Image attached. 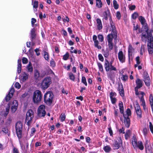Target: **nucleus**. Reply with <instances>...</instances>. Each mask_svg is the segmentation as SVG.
<instances>
[{
  "instance_id": "14",
  "label": "nucleus",
  "mask_w": 153,
  "mask_h": 153,
  "mask_svg": "<svg viewBox=\"0 0 153 153\" xmlns=\"http://www.w3.org/2000/svg\"><path fill=\"white\" fill-rule=\"evenodd\" d=\"M102 16L103 17L102 20L104 19L105 20H107L108 19V17H109V19L111 18L110 11L108 9L105 11L103 13Z\"/></svg>"
},
{
  "instance_id": "48",
  "label": "nucleus",
  "mask_w": 153,
  "mask_h": 153,
  "mask_svg": "<svg viewBox=\"0 0 153 153\" xmlns=\"http://www.w3.org/2000/svg\"><path fill=\"white\" fill-rule=\"evenodd\" d=\"M145 48L143 45H142L140 48V53L141 55H143V52H144Z\"/></svg>"
},
{
  "instance_id": "25",
  "label": "nucleus",
  "mask_w": 153,
  "mask_h": 153,
  "mask_svg": "<svg viewBox=\"0 0 153 153\" xmlns=\"http://www.w3.org/2000/svg\"><path fill=\"white\" fill-rule=\"evenodd\" d=\"M144 81L146 85L147 86H149L150 85V79L149 76L144 77Z\"/></svg>"
},
{
  "instance_id": "49",
  "label": "nucleus",
  "mask_w": 153,
  "mask_h": 153,
  "mask_svg": "<svg viewBox=\"0 0 153 153\" xmlns=\"http://www.w3.org/2000/svg\"><path fill=\"white\" fill-rule=\"evenodd\" d=\"M140 101L141 102V105L143 106V108L145 109V108L146 107V105L144 100H140Z\"/></svg>"
},
{
  "instance_id": "34",
  "label": "nucleus",
  "mask_w": 153,
  "mask_h": 153,
  "mask_svg": "<svg viewBox=\"0 0 153 153\" xmlns=\"http://www.w3.org/2000/svg\"><path fill=\"white\" fill-rule=\"evenodd\" d=\"M103 149L105 152H109L111 151V149L109 146L107 145L104 146Z\"/></svg>"
},
{
  "instance_id": "16",
  "label": "nucleus",
  "mask_w": 153,
  "mask_h": 153,
  "mask_svg": "<svg viewBox=\"0 0 153 153\" xmlns=\"http://www.w3.org/2000/svg\"><path fill=\"white\" fill-rule=\"evenodd\" d=\"M97 37L95 35H94L93 37V40L94 42V46L95 47L98 49H101V47L100 45H98L99 42L97 40Z\"/></svg>"
},
{
  "instance_id": "58",
  "label": "nucleus",
  "mask_w": 153,
  "mask_h": 153,
  "mask_svg": "<svg viewBox=\"0 0 153 153\" xmlns=\"http://www.w3.org/2000/svg\"><path fill=\"white\" fill-rule=\"evenodd\" d=\"M116 95L117 94L115 92H111L110 94V98L116 96Z\"/></svg>"
},
{
  "instance_id": "23",
  "label": "nucleus",
  "mask_w": 153,
  "mask_h": 153,
  "mask_svg": "<svg viewBox=\"0 0 153 153\" xmlns=\"http://www.w3.org/2000/svg\"><path fill=\"white\" fill-rule=\"evenodd\" d=\"M35 30L34 28L31 29L30 31V38L32 41L36 37V34L35 33Z\"/></svg>"
},
{
  "instance_id": "24",
  "label": "nucleus",
  "mask_w": 153,
  "mask_h": 153,
  "mask_svg": "<svg viewBox=\"0 0 153 153\" xmlns=\"http://www.w3.org/2000/svg\"><path fill=\"white\" fill-rule=\"evenodd\" d=\"M136 83L137 86L135 87H137V88H139L142 86V82L140 79H137L136 80Z\"/></svg>"
},
{
  "instance_id": "60",
  "label": "nucleus",
  "mask_w": 153,
  "mask_h": 153,
  "mask_svg": "<svg viewBox=\"0 0 153 153\" xmlns=\"http://www.w3.org/2000/svg\"><path fill=\"white\" fill-rule=\"evenodd\" d=\"M98 58L101 61H103L104 60L102 54H100L98 55Z\"/></svg>"
},
{
  "instance_id": "2",
  "label": "nucleus",
  "mask_w": 153,
  "mask_h": 153,
  "mask_svg": "<svg viewBox=\"0 0 153 153\" xmlns=\"http://www.w3.org/2000/svg\"><path fill=\"white\" fill-rule=\"evenodd\" d=\"M53 98V95L51 91L46 92L44 95V102L46 104L50 105L52 103Z\"/></svg>"
},
{
  "instance_id": "10",
  "label": "nucleus",
  "mask_w": 153,
  "mask_h": 153,
  "mask_svg": "<svg viewBox=\"0 0 153 153\" xmlns=\"http://www.w3.org/2000/svg\"><path fill=\"white\" fill-rule=\"evenodd\" d=\"M45 106L44 105H40L38 109V115H46V112L45 110Z\"/></svg>"
},
{
  "instance_id": "43",
  "label": "nucleus",
  "mask_w": 153,
  "mask_h": 153,
  "mask_svg": "<svg viewBox=\"0 0 153 153\" xmlns=\"http://www.w3.org/2000/svg\"><path fill=\"white\" fill-rule=\"evenodd\" d=\"M34 77L36 79L38 78L39 76V73L38 71L35 70L34 74Z\"/></svg>"
},
{
  "instance_id": "44",
  "label": "nucleus",
  "mask_w": 153,
  "mask_h": 153,
  "mask_svg": "<svg viewBox=\"0 0 153 153\" xmlns=\"http://www.w3.org/2000/svg\"><path fill=\"white\" fill-rule=\"evenodd\" d=\"M97 65L99 68V70L101 71V72H102L103 71V66L102 64L98 62L97 63Z\"/></svg>"
},
{
  "instance_id": "4",
  "label": "nucleus",
  "mask_w": 153,
  "mask_h": 153,
  "mask_svg": "<svg viewBox=\"0 0 153 153\" xmlns=\"http://www.w3.org/2000/svg\"><path fill=\"white\" fill-rule=\"evenodd\" d=\"M153 42V38L152 35V34H150L147 40L148 50L150 54H152L153 53V44L152 45Z\"/></svg>"
},
{
  "instance_id": "56",
  "label": "nucleus",
  "mask_w": 153,
  "mask_h": 153,
  "mask_svg": "<svg viewBox=\"0 0 153 153\" xmlns=\"http://www.w3.org/2000/svg\"><path fill=\"white\" fill-rule=\"evenodd\" d=\"M149 127L150 130L152 133L153 134V126L151 122H149Z\"/></svg>"
},
{
  "instance_id": "11",
  "label": "nucleus",
  "mask_w": 153,
  "mask_h": 153,
  "mask_svg": "<svg viewBox=\"0 0 153 153\" xmlns=\"http://www.w3.org/2000/svg\"><path fill=\"white\" fill-rule=\"evenodd\" d=\"M119 143L117 141H115L113 144L112 147L114 149H118L120 146V144L122 143V140L121 138L119 137Z\"/></svg>"
},
{
  "instance_id": "12",
  "label": "nucleus",
  "mask_w": 153,
  "mask_h": 153,
  "mask_svg": "<svg viewBox=\"0 0 153 153\" xmlns=\"http://www.w3.org/2000/svg\"><path fill=\"white\" fill-rule=\"evenodd\" d=\"M14 92V89L13 88H11L8 94L5 97V100L7 102L10 100L13 96Z\"/></svg>"
},
{
  "instance_id": "6",
  "label": "nucleus",
  "mask_w": 153,
  "mask_h": 153,
  "mask_svg": "<svg viewBox=\"0 0 153 153\" xmlns=\"http://www.w3.org/2000/svg\"><path fill=\"white\" fill-rule=\"evenodd\" d=\"M114 36L111 34H108L106 37L108 48L110 51L112 50L113 48V44L112 41L113 39H114L115 40L117 39V38L113 37Z\"/></svg>"
},
{
  "instance_id": "55",
  "label": "nucleus",
  "mask_w": 153,
  "mask_h": 153,
  "mask_svg": "<svg viewBox=\"0 0 153 153\" xmlns=\"http://www.w3.org/2000/svg\"><path fill=\"white\" fill-rule=\"evenodd\" d=\"M110 70H109L110 71H117V70L116 68L115 67H114V66H113L112 65H111V66H110Z\"/></svg>"
},
{
  "instance_id": "59",
  "label": "nucleus",
  "mask_w": 153,
  "mask_h": 153,
  "mask_svg": "<svg viewBox=\"0 0 153 153\" xmlns=\"http://www.w3.org/2000/svg\"><path fill=\"white\" fill-rule=\"evenodd\" d=\"M28 60L25 57H23L22 59V62L23 64H26Z\"/></svg>"
},
{
  "instance_id": "47",
  "label": "nucleus",
  "mask_w": 153,
  "mask_h": 153,
  "mask_svg": "<svg viewBox=\"0 0 153 153\" xmlns=\"http://www.w3.org/2000/svg\"><path fill=\"white\" fill-rule=\"evenodd\" d=\"M98 38L100 41L101 42H102L103 41L104 38L103 36L102 35H98Z\"/></svg>"
},
{
  "instance_id": "62",
  "label": "nucleus",
  "mask_w": 153,
  "mask_h": 153,
  "mask_svg": "<svg viewBox=\"0 0 153 153\" xmlns=\"http://www.w3.org/2000/svg\"><path fill=\"white\" fill-rule=\"evenodd\" d=\"M39 48H36L34 50V51L36 53V54L37 56H39L40 54V53L39 52Z\"/></svg>"
},
{
  "instance_id": "35",
  "label": "nucleus",
  "mask_w": 153,
  "mask_h": 153,
  "mask_svg": "<svg viewBox=\"0 0 153 153\" xmlns=\"http://www.w3.org/2000/svg\"><path fill=\"white\" fill-rule=\"evenodd\" d=\"M16 128H22V124L20 121H18L16 124Z\"/></svg>"
},
{
  "instance_id": "57",
  "label": "nucleus",
  "mask_w": 153,
  "mask_h": 153,
  "mask_svg": "<svg viewBox=\"0 0 153 153\" xmlns=\"http://www.w3.org/2000/svg\"><path fill=\"white\" fill-rule=\"evenodd\" d=\"M28 114V115H33V112L32 110L29 109L27 111L26 115H27Z\"/></svg>"
},
{
  "instance_id": "42",
  "label": "nucleus",
  "mask_w": 153,
  "mask_h": 153,
  "mask_svg": "<svg viewBox=\"0 0 153 153\" xmlns=\"http://www.w3.org/2000/svg\"><path fill=\"white\" fill-rule=\"evenodd\" d=\"M68 75L70 79L72 80L73 81H74L75 79V76L73 73L71 72L69 73Z\"/></svg>"
},
{
  "instance_id": "13",
  "label": "nucleus",
  "mask_w": 153,
  "mask_h": 153,
  "mask_svg": "<svg viewBox=\"0 0 153 153\" xmlns=\"http://www.w3.org/2000/svg\"><path fill=\"white\" fill-rule=\"evenodd\" d=\"M118 58L120 61L122 63L125 62V56L123 55L122 51H120L118 53Z\"/></svg>"
},
{
  "instance_id": "26",
  "label": "nucleus",
  "mask_w": 153,
  "mask_h": 153,
  "mask_svg": "<svg viewBox=\"0 0 153 153\" xmlns=\"http://www.w3.org/2000/svg\"><path fill=\"white\" fill-rule=\"evenodd\" d=\"M104 66L106 71H108L110 70V65L109 64V62L106 59H105Z\"/></svg>"
},
{
  "instance_id": "50",
  "label": "nucleus",
  "mask_w": 153,
  "mask_h": 153,
  "mask_svg": "<svg viewBox=\"0 0 153 153\" xmlns=\"http://www.w3.org/2000/svg\"><path fill=\"white\" fill-rule=\"evenodd\" d=\"M138 16V14L137 13L135 12L132 15V18L134 19H135Z\"/></svg>"
},
{
  "instance_id": "39",
  "label": "nucleus",
  "mask_w": 153,
  "mask_h": 153,
  "mask_svg": "<svg viewBox=\"0 0 153 153\" xmlns=\"http://www.w3.org/2000/svg\"><path fill=\"white\" fill-rule=\"evenodd\" d=\"M10 103H9L8 104L7 106L5 108L6 111L4 113V115H7V114H8L10 107Z\"/></svg>"
},
{
  "instance_id": "46",
  "label": "nucleus",
  "mask_w": 153,
  "mask_h": 153,
  "mask_svg": "<svg viewBox=\"0 0 153 153\" xmlns=\"http://www.w3.org/2000/svg\"><path fill=\"white\" fill-rule=\"evenodd\" d=\"M122 77H121V79L124 81H126L128 79V76L127 75H124L123 74L122 75Z\"/></svg>"
},
{
  "instance_id": "33",
  "label": "nucleus",
  "mask_w": 153,
  "mask_h": 153,
  "mask_svg": "<svg viewBox=\"0 0 153 153\" xmlns=\"http://www.w3.org/2000/svg\"><path fill=\"white\" fill-rule=\"evenodd\" d=\"M102 5L101 0H96V6L97 7L101 8Z\"/></svg>"
},
{
  "instance_id": "1",
  "label": "nucleus",
  "mask_w": 153,
  "mask_h": 153,
  "mask_svg": "<svg viewBox=\"0 0 153 153\" xmlns=\"http://www.w3.org/2000/svg\"><path fill=\"white\" fill-rule=\"evenodd\" d=\"M42 99L41 91L39 90H36L33 93L32 97L33 102L34 103L37 104L40 102Z\"/></svg>"
},
{
  "instance_id": "52",
  "label": "nucleus",
  "mask_w": 153,
  "mask_h": 153,
  "mask_svg": "<svg viewBox=\"0 0 153 153\" xmlns=\"http://www.w3.org/2000/svg\"><path fill=\"white\" fill-rule=\"evenodd\" d=\"M14 87L16 88L19 89L21 87V85L19 83L16 82L14 85Z\"/></svg>"
},
{
  "instance_id": "27",
  "label": "nucleus",
  "mask_w": 153,
  "mask_h": 153,
  "mask_svg": "<svg viewBox=\"0 0 153 153\" xmlns=\"http://www.w3.org/2000/svg\"><path fill=\"white\" fill-rule=\"evenodd\" d=\"M18 67H17V72L19 74L21 71V61L20 59H19L18 60Z\"/></svg>"
},
{
  "instance_id": "51",
  "label": "nucleus",
  "mask_w": 153,
  "mask_h": 153,
  "mask_svg": "<svg viewBox=\"0 0 153 153\" xmlns=\"http://www.w3.org/2000/svg\"><path fill=\"white\" fill-rule=\"evenodd\" d=\"M116 15L117 19H118L119 20L120 19L121 17V14L120 12L119 11L117 12L116 13Z\"/></svg>"
},
{
  "instance_id": "38",
  "label": "nucleus",
  "mask_w": 153,
  "mask_h": 153,
  "mask_svg": "<svg viewBox=\"0 0 153 153\" xmlns=\"http://www.w3.org/2000/svg\"><path fill=\"white\" fill-rule=\"evenodd\" d=\"M113 7L116 10L118 9L119 8V5L117 4V1L115 0H113Z\"/></svg>"
},
{
  "instance_id": "31",
  "label": "nucleus",
  "mask_w": 153,
  "mask_h": 153,
  "mask_svg": "<svg viewBox=\"0 0 153 153\" xmlns=\"http://www.w3.org/2000/svg\"><path fill=\"white\" fill-rule=\"evenodd\" d=\"M139 19L142 25L147 23L144 18L142 16H140L139 17Z\"/></svg>"
},
{
  "instance_id": "30",
  "label": "nucleus",
  "mask_w": 153,
  "mask_h": 153,
  "mask_svg": "<svg viewBox=\"0 0 153 153\" xmlns=\"http://www.w3.org/2000/svg\"><path fill=\"white\" fill-rule=\"evenodd\" d=\"M119 109L120 113L121 114H123V104L122 101H120L119 103Z\"/></svg>"
},
{
  "instance_id": "7",
  "label": "nucleus",
  "mask_w": 153,
  "mask_h": 153,
  "mask_svg": "<svg viewBox=\"0 0 153 153\" xmlns=\"http://www.w3.org/2000/svg\"><path fill=\"white\" fill-rule=\"evenodd\" d=\"M110 21V27L111 28L112 31L111 32L110 34H111L113 36H114L113 37L115 38H117V33L116 30V27L114 25V24L112 21V19L110 18L109 19Z\"/></svg>"
},
{
  "instance_id": "5",
  "label": "nucleus",
  "mask_w": 153,
  "mask_h": 153,
  "mask_svg": "<svg viewBox=\"0 0 153 153\" xmlns=\"http://www.w3.org/2000/svg\"><path fill=\"white\" fill-rule=\"evenodd\" d=\"M51 83V80L50 77H46L42 81L41 84V88L43 90L47 88Z\"/></svg>"
},
{
  "instance_id": "9",
  "label": "nucleus",
  "mask_w": 153,
  "mask_h": 153,
  "mask_svg": "<svg viewBox=\"0 0 153 153\" xmlns=\"http://www.w3.org/2000/svg\"><path fill=\"white\" fill-rule=\"evenodd\" d=\"M18 105V102L16 100H14L12 102L11 107L10 111L12 113L15 112L17 110Z\"/></svg>"
},
{
  "instance_id": "22",
  "label": "nucleus",
  "mask_w": 153,
  "mask_h": 153,
  "mask_svg": "<svg viewBox=\"0 0 153 153\" xmlns=\"http://www.w3.org/2000/svg\"><path fill=\"white\" fill-rule=\"evenodd\" d=\"M146 32H143L142 33L141 39L143 42H146L147 41V38H148L149 37V35L146 34Z\"/></svg>"
},
{
  "instance_id": "18",
  "label": "nucleus",
  "mask_w": 153,
  "mask_h": 153,
  "mask_svg": "<svg viewBox=\"0 0 153 153\" xmlns=\"http://www.w3.org/2000/svg\"><path fill=\"white\" fill-rule=\"evenodd\" d=\"M118 91H119L120 96L122 97H123L124 95V89L122 85H119L118 88Z\"/></svg>"
},
{
  "instance_id": "32",
  "label": "nucleus",
  "mask_w": 153,
  "mask_h": 153,
  "mask_svg": "<svg viewBox=\"0 0 153 153\" xmlns=\"http://www.w3.org/2000/svg\"><path fill=\"white\" fill-rule=\"evenodd\" d=\"M143 25V27L144 29V31L146 32V33H147L148 34V35L149 36V34H151V33H148V25L147 23L145 24L144 25Z\"/></svg>"
},
{
  "instance_id": "41",
  "label": "nucleus",
  "mask_w": 153,
  "mask_h": 153,
  "mask_svg": "<svg viewBox=\"0 0 153 153\" xmlns=\"http://www.w3.org/2000/svg\"><path fill=\"white\" fill-rule=\"evenodd\" d=\"M33 7L35 9H36V11H37V8L38 7V1H34L33 4Z\"/></svg>"
},
{
  "instance_id": "20",
  "label": "nucleus",
  "mask_w": 153,
  "mask_h": 153,
  "mask_svg": "<svg viewBox=\"0 0 153 153\" xmlns=\"http://www.w3.org/2000/svg\"><path fill=\"white\" fill-rule=\"evenodd\" d=\"M17 135L19 139L22 137V128H16Z\"/></svg>"
},
{
  "instance_id": "54",
  "label": "nucleus",
  "mask_w": 153,
  "mask_h": 153,
  "mask_svg": "<svg viewBox=\"0 0 153 153\" xmlns=\"http://www.w3.org/2000/svg\"><path fill=\"white\" fill-rule=\"evenodd\" d=\"M12 152V153H19L18 149L15 147H13Z\"/></svg>"
},
{
  "instance_id": "29",
  "label": "nucleus",
  "mask_w": 153,
  "mask_h": 153,
  "mask_svg": "<svg viewBox=\"0 0 153 153\" xmlns=\"http://www.w3.org/2000/svg\"><path fill=\"white\" fill-rule=\"evenodd\" d=\"M27 71L30 73H32L33 71V68L30 62H29L26 67Z\"/></svg>"
},
{
  "instance_id": "37",
  "label": "nucleus",
  "mask_w": 153,
  "mask_h": 153,
  "mask_svg": "<svg viewBox=\"0 0 153 153\" xmlns=\"http://www.w3.org/2000/svg\"><path fill=\"white\" fill-rule=\"evenodd\" d=\"M130 131L129 130H128L126 131L125 135V138L126 140H127L130 136Z\"/></svg>"
},
{
  "instance_id": "15",
  "label": "nucleus",
  "mask_w": 153,
  "mask_h": 153,
  "mask_svg": "<svg viewBox=\"0 0 153 153\" xmlns=\"http://www.w3.org/2000/svg\"><path fill=\"white\" fill-rule=\"evenodd\" d=\"M33 117V115H26V123L28 126H29L31 123Z\"/></svg>"
},
{
  "instance_id": "64",
  "label": "nucleus",
  "mask_w": 153,
  "mask_h": 153,
  "mask_svg": "<svg viewBox=\"0 0 153 153\" xmlns=\"http://www.w3.org/2000/svg\"><path fill=\"white\" fill-rule=\"evenodd\" d=\"M36 22V20L34 18H32L31 19V25L32 26H33L34 24Z\"/></svg>"
},
{
  "instance_id": "63",
  "label": "nucleus",
  "mask_w": 153,
  "mask_h": 153,
  "mask_svg": "<svg viewBox=\"0 0 153 153\" xmlns=\"http://www.w3.org/2000/svg\"><path fill=\"white\" fill-rule=\"evenodd\" d=\"M51 65L52 67H54L55 65V63L54 60L52 59L50 61Z\"/></svg>"
},
{
  "instance_id": "21",
  "label": "nucleus",
  "mask_w": 153,
  "mask_h": 153,
  "mask_svg": "<svg viewBox=\"0 0 153 153\" xmlns=\"http://www.w3.org/2000/svg\"><path fill=\"white\" fill-rule=\"evenodd\" d=\"M115 72L113 71H110L108 73V77L110 80H112L115 77Z\"/></svg>"
},
{
  "instance_id": "61",
  "label": "nucleus",
  "mask_w": 153,
  "mask_h": 153,
  "mask_svg": "<svg viewBox=\"0 0 153 153\" xmlns=\"http://www.w3.org/2000/svg\"><path fill=\"white\" fill-rule=\"evenodd\" d=\"M111 102L112 104H114L116 101V99L115 97L110 98Z\"/></svg>"
},
{
  "instance_id": "19",
  "label": "nucleus",
  "mask_w": 153,
  "mask_h": 153,
  "mask_svg": "<svg viewBox=\"0 0 153 153\" xmlns=\"http://www.w3.org/2000/svg\"><path fill=\"white\" fill-rule=\"evenodd\" d=\"M97 25V27L98 30H101L102 28V25L101 20L99 18H97L96 20Z\"/></svg>"
},
{
  "instance_id": "36",
  "label": "nucleus",
  "mask_w": 153,
  "mask_h": 153,
  "mask_svg": "<svg viewBox=\"0 0 153 153\" xmlns=\"http://www.w3.org/2000/svg\"><path fill=\"white\" fill-rule=\"evenodd\" d=\"M133 50V48L132 47V45H130L128 46V55L129 56L130 55H131L132 54V51Z\"/></svg>"
},
{
  "instance_id": "28",
  "label": "nucleus",
  "mask_w": 153,
  "mask_h": 153,
  "mask_svg": "<svg viewBox=\"0 0 153 153\" xmlns=\"http://www.w3.org/2000/svg\"><path fill=\"white\" fill-rule=\"evenodd\" d=\"M135 107L137 115H141V111L139 104H136Z\"/></svg>"
},
{
  "instance_id": "53",
  "label": "nucleus",
  "mask_w": 153,
  "mask_h": 153,
  "mask_svg": "<svg viewBox=\"0 0 153 153\" xmlns=\"http://www.w3.org/2000/svg\"><path fill=\"white\" fill-rule=\"evenodd\" d=\"M69 57V55L68 53H66V54L64 55L63 56V59L65 60H67Z\"/></svg>"
},
{
  "instance_id": "17",
  "label": "nucleus",
  "mask_w": 153,
  "mask_h": 153,
  "mask_svg": "<svg viewBox=\"0 0 153 153\" xmlns=\"http://www.w3.org/2000/svg\"><path fill=\"white\" fill-rule=\"evenodd\" d=\"M28 74L25 72H23L20 77V80L23 82H25L27 79Z\"/></svg>"
},
{
  "instance_id": "8",
  "label": "nucleus",
  "mask_w": 153,
  "mask_h": 153,
  "mask_svg": "<svg viewBox=\"0 0 153 153\" xmlns=\"http://www.w3.org/2000/svg\"><path fill=\"white\" fill-rule=\"evenodd\" d=\"M129 116V115H121L120 117V119L122 121L123 117L124 123L127 128H128L130 125V120Z\"/></svg>"
},
{
  "instance_id": "45",
  "label": "nucleus",
  "mask_w": 153,
  "mask_h": 153,
  "mask_svg": "<svg viewBox=\"0 0 153 153\" xmlns=\"http://www.w3.org/2000/svg\"><path fill=\"white\" fill-rule=\"evenodd\" d=\"M82 82L84 83L85 86H87V84L86 82L85 77L84 76H82Z\"/></svg>"
},
{
  "instance_id": "3",
  "label": "nucleus",
  "mask_w": 153,
  "mask_h": 153,
  "mask_svg": "<svg viewBox=\"0 0 153 153\" xmlns=\"http://www.w3.org/2000/svg\"><path fill=\"white\" fill-rule=\"evenodd\" d=\"M132 144L134 148L135 149L138 148L141 150L143 149L144 147L142 143L140 141L137 142L134 135L133 136L132 139Z\"/></svg>"
},
{
  "instance_id": "40",
  "label": "nucleus",
  "mask_w": 153,
  "mask_h": 153,
  "mask_svg": "<svg viewBox=\"0 0 153 153\" xmlns=\"http://www.w3.org/2000/svg\"><path fill=\"white\" fill-rule=\"evenodd\" d=\"M44 58H45V59L46 60H48L49 59V54L47 52H46L45 51L44 52Z\"/></svg>"
}]
</instances>
